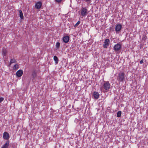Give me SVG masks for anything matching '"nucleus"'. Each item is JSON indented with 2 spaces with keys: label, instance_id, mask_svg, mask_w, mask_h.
Returning a JSON list of instances; mask_svg holds the SVG:
<instances>
[{
  "label": "nucleus",
  "instance_id": "nucleus-1",
  "mask_svg": "<svg viewBox=\"0 0 148 148\" xmlns=\"http://www.w3.org/2000/svg\"><path fill=\"white\" fill-rule=\"evenodd\" d=\"M125 73L123 72H120L118 74L117 80L119 82H123L125 80Z\"/></svg>",
  "mask_w": 148,
  "mask_h": 148
},
{
  "label": "nucleus",
  "instance_id": "nucleus-2",
  "mask_svg": "<svg viewBox=\"0 0 148 148\" xmlns=\"http://www.w3.org/2000/svg\"><path fill=\"white\" fill-rule=\"evenodd\" d=\"M110 85L108 81L104 82L103 84V87L106 91H108L110 89Z\"/></svg>",
  "mask_w": 148,
  "mask_h": 148
},
{
  "label": "nucleus",
  "instance_id": "nucleus-3",
  "mask_svg": "<svg viewBox=\"0 0 148 148\" xmlns=\"http://www.w3.org/2000/svg\"><path fill=\"white\" fill-rule=\"evenodd\" d=\"M88 10L86 8H82L81 10V15L82 16H86L87 12Z\"/></svg>",
  "mask_w": 148,
  "mask_h": 148
},
{
  "label": "nucleus",
  "instance_id": "nucleus-4",
  "mask_svg": "<svg viewBox=\"0 0 148 148\" xmlns=\"http://www.w3.org/2000/svg\"><path fill=\"white\" fill-rule=\"evenodd\" d=\"M3 137L4 139L9 140L10 138L9 134L7 132H4L3 133Z\"/></svg>",
  "mask_w": 148,
  "mask_h": 148
},
{
  "label": "nucleus",
  "instance_id": "nucleus-5",
  "mask_svg": "<svg viewBox=\"0 0 148 148\" xmlns=\"http://www.w3.org/2000/svg\"><path fill=\"white\" fill-rule=\"evenodd\" d=\"M109 43L110 40L108 39H106L104 41V43L103 45V48H107L108 46L109 45Z\"/></svg>",
  "mask_w": 148,
  "mask_h": 148
},
{
  "label": "nucleus",
  "instance_id": "nucleus-6",
  "mask_svg": "<svg viewBox=\"0 0 148 148\" xmlns=\"http://www.w3.org/2000/svg\"><path fill=\"white\" fill-rule=\"evenodd\" d=\"M121 48V45L120 44H117L115 45L114 47V50L116 51H119Z\"/></svg>",
  "mask_w": 148,
  "mask_h": 148
},
{
  "label": "nucleus",
  "instance_id": "nucleus-7",
  "mask_svg": "<svg viewBox=\"0 0 148 148\" xmlns=\"http://www.w3.org/2000/svg\"><path fill=\"white\" fill-rule=\"evenodd\" d=\"M23 71L22 70H19L16 73V75L17 77H21L23 74Z\"/></svg>",
  "mask_w": 148,
  "mask_h": 148
},
{
  "label": "nucleus",
  "instance_id": "nucleus-8",
  "mask_svg": "<svg viewBox=\"0 0 148 148\" xmlns=\"http://www.w3.org/2000/svg\"><path fill=\"white\" fill-rule=\"evenodd\" d=\"M42 5V3L40 1L37 2L35 5V8L37 9H40Z\"/></svg>",
  "mask_w": 148,
  "mask_h": 148
},
{
  "label": "nucleus",
  "instance_id": "nucleus-9",
  "mask_svg": "<svg viewBox=\"0 0 148 148\" xmlns=\"http://www.w3.org/2000/svg\"><path fill=\"white\" fill-rule=\"evenodd\" d=\"M69 39L70 38L69 36H66L63 37L62 40L64 43H67L69 42Z\"/></svg>",
  "mask_w": 148,
  "mask_h": 148
},
{
  "label": "nucleus",
  "instance_id": "nucleus-10",
  "mask_svg": "<svg viewBox=\"0 0 148 148\" xmlns=\"http://www.w3.org/2000/svg\"><path fill=\"white\" fill-rule=\"evenodd\" d=\"M99 94L98 92L95 91L93 92V97L94 99H98L99 97Z\"/></svg>",
  "mask_w": 148,
  "mask_h": 148
},
{
  "label": "nucleus",
  "instance_id": "nucleus-11",
  "mask_svg": "<svg viewBox=\"0 0 148 148\" xmlns=\"http://www.w3.org/2000/svg\"><path fill=\"white\" fill-rule=\"evenodd\" d=\"M122 26L121 24L117 25L116 26L115 30L116 32L120 31L121 29Z\"/></svg>",
  "mask_w": 148,
  "mask_h": 148
},
{
  "label": "nucleus",
  "instance_id": "nucleus-12",
  "mask_svg": "<svg viewBox=\"0 0 148 148\" xmlns=\"http://www.w3.org/2000/svg\"><path fill=\"white\" fill-rule=\"evenodd\" d=\"M9 145V140H7L5 144L2 146L1 148H8Z\"/></svg>",
  "mask_w": 148,
  "mask_h": 148
},
{
  "label": "nucleus",
  "instance_id": "nucleus-13",
  "mask_svg": "<svg viewBox=\"0 0 148 148\" xmlns=\"http://www.w3.org/2000/svg\"><path fill=\"white\" fill-rule=\"evenodd\" d=\"M19 16L21 19L24 18L23 14L22 13V11L21 10H19Z\"/></svg>",
  "mask_w": 148,
  "mask_h": 148
},
{
  "label": "nucleus",
  "instance_id": "nucleus-14",
  "mask_svg": "<svg viewBox=\"0 0 148 148\" xmlns=\"http://www.w3.org/2000/svg\"><path fill=\"white\" fill-rule=\"evenodd\" d=\"M53 59L55 61L56 64H58L59 61L58 58L56 56H55L53 57Z\"/></svg>",
  "mask_w": 148,
  "mask_h": 148
},
{
  "label": "nucleus",
  "instance_id": "nucleus-15",
  "mask_svg": "<svg viewBox=\"0 0 148 148\" xmlns=\"http://www.w3.org/2000/svg\"><path fill=\"white\" fill-rule=\"evenodd\" d=\"M37 75V72L35 70H34L32 71V76L33 78H35Z\"/></svg>",
  "mask_w": 148,
  "mask_h": 148
},
{
  "label": "nucleus",
  "instance_id": "nucleus-16",
  "mask_svg": "<svg viewBox=\"0 0 148 148\" xmlns=\"http://www.w3.org/2000/svg\"><path fill=\"white\" fill-rule=\"evenodd\" d=\"M7 53V51L6 49H4L2 50V54L3 56H5Z\"/></svg>",
  "mask_w": 148,
  "mask_h": 148
},
{
  "label": "nucleus",
  "instance_id": "nucleus-17",
  "mask_svg": "<svg viewBox=\"0 0 148 148\" xmlns=\"http://www.w3.org/2000/svg\"><path fill=\"white\" fill-rule=\"evenodd\" d=\"M121 113H122V112H121V111H118V112H117V115H116L118 117H120L121 116Z\"/></svg>",
  "mask_w": 148,
  "mask_h": 148
},
{
  "label": "nucleus",
  "instance_id": "nucleus-18",
  "mask_svg": "<svg viewBox=\"0 0 148 148\" xmlns=\"http://www.w3.org/2000/svg\"><path fill=\"white\" fill-rule=\"evenodd\" d=\"M16 60L14 59H11L10 61V65L11 64L16 62Z\"/></svg>",
  "mask_w": 148,
  "mask_h": 148
},
{
  "label": "nucleus",
  "instance_id": "nucleus-19",
  "mask_svg": "<svg viewBox=\"0 0 148 148\" xmlns=\"http://www.w3.org/2000/svg\"><path fill=\"white\" fill-rule=\"evenodd\" d=\"M19 68V66L18 65V64H15L14 66V69L15 70H17Z\"/></svg>",
  "mask_w": 148,
  "mask_h": 148
},
{
  "label": "nucleus",
  "instance_id": "nucleus-20",
  "mask_svg": "<svg viewBox=\"0 0 148 148\" xmlns=\"http://www.w3.org/2000/svg\"><path fill=\"white\" fill-rule=\"evenodd\" d=\"M147 36L145 34H144L143 36L142 40L145 41L147 39Z\"/></svg>",
  "mask_w": 148,
  "mask_h": 148
},
{
  "label": "nucleus",
  "instance_id": "nucleus-21",
  "mask_svg": "<svg viewBox=\"0 0 148 148\" xmlns=\"http://www.w3.org/2000/svg\"><path fill=\"white\" fill-rule=\"evenodd\" d=\"M60 44L59 42H58L56 43V46L57 48H58V49L60 47Z\"/></svg>",
  "mask_w": 148,
  "mask_h": 148
},
{
  "label": "nucleus",
  "instance_id": "nucleus-22",
  "mask_svg": "<svg viewBox=\"0 0 148 148\" xmlns=\"http://www.w3.org/2000/svg\"><path fill=\"white\" fill-rule=\"evenodd\" d=\"M80 23V21H78L77 23L75 25L74 27H77L78 26V25Z\"/></svg>",
  "mask_w": 148,
  "mask_h": 148
},
{
  "label": "nucleus",
  "instance_id": "nucleus-23",
  "mask_svg": "<svg viewBox=\"0 0 148 148\" xmlns=\"http://www.w3.org/2000/svg\"><path fill=\"white\" fill-rule=\"evenodd\" d=\"M16 146V143H14L12 145V147L13 148H15Z\"/></svg>",
  "mask_w": 148,
  "mask_h": 148
},
{
  "label": "nucleus",
  "instance_id": "nucleus-24",
  "mask_svg": "<svg viewBox=\"0 0 148 148\" xmlns=\"http://www.w3.org/2000/svg\"><path fill=\"white\" fill-rule=\"evenodd\" d=\"M55 2L59 3H60L62 0H54Z\"/></svg>",
  "mask_w": 148,
  "mask_h": 148
},
{
  "label": "nucleus",
  "instance_id": "nucleus-25",
  "mask_svg": "<svg viewBox=\"0 0 148 148\" xmlns=\"http://www.w3.org/2000/svg\"><path fill=\"white\" fill-rule=\"evenodd\" d=\"M4 98L2 97H0V103L2 102L4 100Z\"/></svg>",
  "mask_w": 148,
  "mask_h": 148
},
{
  "label": "nucleus",
  "instance_id": "nucleus-26",
  "mask_svg": "<svg viewBox=\"0 0 148 148\" xmlns=\"http://www.w3.org/2000/svg\"><path fill=\"white\" fill-rule=\"evenodd\" d=\"M143 59L140 62V64H143Z\"/></svg>",
  "mask_w": 148,
  "mask_h": 148
},
{
  "label": "nucleus",
  "instance_id": "nucleus-27",
  "mask_svg": "<svg viewBox=\"0 0 148 148\" xmlns=\"http://www.w3.org/2000/svg\"><path fill=\"white\" fill-rule=\"evenodd\" d=\"M84 1L86 2H88L90 1L91 0H84Z\"/></svg>",
  "mask_w": 148,
  "mask_h": 148
}]
</instances>
